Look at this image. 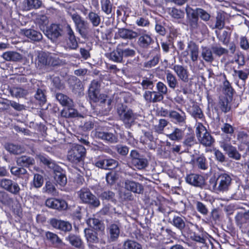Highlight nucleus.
<instances>
[{
    "label": "nucleus",
    "mask_w": 249,
    "mask_h": 249,
    "mask_svg": "<svg viewBox=\"0 0 249 249\" xmlns=\"http://www.w3.org/2000/svg\"><path fill=\"white\" fill-rule=\"evenodd\" d=\"M135 54V51L130 47L128 42H122L112 52L106 53V56L110 60L121 63L124 62V58L133 57Z\"/></svg>",
    "instance_id": "nucleus-1"
},
{
    "label": "nucleus",
    "mask_w": 249,
    "mask_h": 249,
    "mask_svg": "<svg viewBox=\"0 0 249 249\" xmlns=\"http://www.w3.org/2000/svg\"><path fill=\"white\" fill-rule=\"evenodd\" d=\"M231 183V176L226 173H220L217 177H211L209 181L208 187L210 190L214 192L227 191Z\"/></svg>",
    "instance_id": "nucleus-2"
},
{
    "label": "nucleus",
    "mask_w": 249,
    "mask_h": 249,
    "mask_svg": "<svg viewBox=\"0 0 249 249\" xmlns=\"http://www.w3.org/2000/svg\"><path fill=\"white\" fill-rule=\"evenodd\" d=\"M100 84L97 80H93L91 81L89 89V99L94 103H98L99 105L103 107H110L112 100L107 99L108 96L105 94H100Z\"/></svg>",
    "instance_id": "nucleus-3"
},
{
    "label": "nucleus",
    "mask_w": 249,
    "mask_h": 249,
    "mask_svg": "<svg viewBox=\"0 0 249 249\" xmlns=\"http://www.w3.org/2000/svg\"><path fill=\"white\" fill-rule=\"evenodd\" d=\"M70 26L66 20H62L59 23H53L47 27L45 34L49 39L55 42L59 38L65 36Z\"/></svg>",
    "instance_id": "nucleus-4"
},
{
    "label": "nucleus",
    "mask_w": 249,
    "mask_h": 249,
    "mask_svg": "<svg viewBox=\"0 0 249 249\" xmlns=\"http://www.w3.org/2000/svg\"><path fill=\"white\" fill-rule=\"evenodd\" d=\"M157 91L146 90L144 92L143 97L147 103H156L161 102L164 96L168 93V88L166 85L161 81L156 84Z\"/></svg>",
    "instance_id": "nucleus-5"
},
{
    "label": "nucleus",
    "mask_w": 249,
    "mask_h": 249,
    "mask_svg": "<svg viewBox=\"0 0 249 249\" xmlns=\"http://www.w3.org/2000/svg\"><path fill=\"white\" fill-rule=\"evenodd\" d=\"M187 23L190 31L196 32L205 33L207 30V26L201 21H199V18L194 9L189 8L186 10Z\"/></svg>",
    "instance_id": "nucleus-6"
},
{
    "label": "nucleus",
    "mask_w": 249,
    "mask_h": 249,
    "mask_svg": "<svg viewBox=\"0 0 249 249\" xmlns=\"http://www.w3.org/2000/svg\"><path fill=\"white\" fill-rule=\"evenodd\" d=\"M86 155V149L81 144L73 145L68 151V160L72 163L76 164H83Z\"/></svg>",
    "instance_id": "nucleus-7"
},
{
    "label": "nucleus",
    "mask_w": 249,
    "mask_h": 249,
    "mask_svg": "<svg viewBox=\"0 0 249 249\" xmlns=\"http://www.w3.org/2000/svg\"><path fill=\"white\" fill-rule=\"evenodd\" d=\"M137 44L142 50H148L154 48L153 50L159 51L160 48L158 42H155L151 35L147 33L146 30H143L142 34L138 35Z\"/></svg>",
    "instance_id": "nucleus-8"
},
{
    "label": "nucleus",
    "mask_w": 249,
    "mask_h": 249,
    "mask_svg": "<svg viewBox=\"0 0 249 249\" xmlns=\"http://www.w3.org/2000/svg\"><path fill=\"white\" fill-rule=\"evenodd\" d=\"M117 112L120 120L123 122L124 124L130 127L133 124L136 119H138V115L134 111L128 108L126 105L122 104L117 108Z\"/></svg>",
    "instance_id": "nucleus-9"
},
{
    "label": "nucleus",
    "mask_w": 249,
    "mask_h": 249,
    "mask_svg": "<svg viewBox=\"0 0 249 249\" xmlns=\"http://www.w3.org/2000/svg\"><path fill=\"white\" fill-rule=\"evenodd\" d=\"M91 162L95 167L104 170H111L118 165V162L116 160L104 154L94 157L92 159Z\"/></svg>",
    "instance_id": "nucleus-10"
},
{
    "label": "nucleus",
    "mask_w": 249,
    "mask_h": 249,
    "mask_svg": "<svg viewBox=\"0 0 249 249\" xmlns=\"http://www.w3.org/2000/svg\"><path fill=\"white\" fill-rule=\"evenodd\" d=\"M80 199L84 204H87L93 208H97L100 205V201L87 187L82 188L78 192Z\"/></svg>",
    "instance_id": "nucleus-11"
},
{
    "label": "nucleus",
    "mask_w": 249,
    "mask_h": 249,
    "mask_svg": "<svg viewBox=\"0 0 249 249\" xmlns=\"http://www.w3.org/2000/svg\"><path fill=\"white\" fill-rule=\"evenodd\" d=\"M131 165L138 170L145 169L149 164V161L146 156L141 154L136 150H132L130 153Z\"/></svg>",
    "instance_id": "nucleus-12"
},
{
    "label": "nucleus",
    "mask_w": 249,
    "mask_h": 249,
    "mask_svg": "<svg viewBox=\"0 0 249 249\" xmlns=\"http://www.w3.org/2000/svg\"><path fill=\"white\" fill-rule=\"evenodd\" d=\"M92 190L102 201L115 202L116 201L115 193L109 190L104 189L99 184H96L90 187Z\"/></svg>",
    "instance_id": "nucleus-13"
},
{
    "label": "nucleus",
    "mask_w": 249,
    "mask_h": 249,
    "mask_svg": "<svg viewBox=\"0 0 249 249\" xmlns=\"http://www.w3.org/2000/svg\"><path fill=\"white\" fill-rule=\"evenodd\" d=\"M187 183L196 187L202 188L205 185V178L199 174L190 173L185 178Z\"/></svg>",
    "instance_id": "nucleus-14"
},
{
    "label": "nucleus",
    "mask_w": 249,
    "mask_h": 249,
    "mask_svg": "<svg viewBox=\"0 0 249 249\" xmlns=\"http://www.w3.org/2000/svg\"><path fill=\"white\" fill-rule=\"evenodd\" d=\"M49 224L54 229L66 233L72 230L71 224L67 221L52 218L49 220Z\"/></svg>",
    "instance_id": "nucleus-15"
},
{
    "label": "nucleus",
    "mask_w": 249,
    "mask_h": 249,
    "mask_svg": "<svg viewBox=\"0 0 249 249\" xmlns=\"http://www.w3.org/2000/svg\"><path fill=\"white\" fill-rule=\"evenodd\" d=\"M198 45L192 40L188 42L186 50L182 52V55L184 57H186L190 55V58L193 62L196 61L198 60Z\"/></svg>",
    "instance_id": "nucleus-16"
},
{
    "label": "nucleus",
    "mask_w": 249,
    "mask_h": 249,
    "mask_svg": "<svg viewBox=\"0 0 249 249\" xmlns=\"http://www.w3.org/2000/svg\"><path fill=\"white\" fill-rule=\"evenodd\" d=\"M0 187L8 192L18 195L20 191L18 184L9 178H2L0 180Z\"/></svg>",
    "instance_id": "nucleus-17"
},
{
    "label": "nucleus",
    "mask_w": 249,
    "mask_h": 249,
    "mask_svg": "<svg viewBox=\"0 0 249 249\" xmlns=\"http://www.w3.org/2000/svg\"><path fill=\"white\" fill-rule=\"evenodd\" d=\"M178 110L180 112L174 110L169 111V118L173 123L183 126L186 122V113L181 108L178 107Z\"/></svg>",
    "instance_id": "nucleus-18"
},
{
    "label": "nucleus",
    "mask_w": 249,
    "mask_h": 249,
    "mask_svg": "<svg viewBox=\"0 0 249 249\" xmlns=\"http://www.w3.org/2000/svg\"><path fill=\"white\" fill-rule=\"evenodd\" d=\"M124 188L127 191L137 194H142L144 191L143 186L142 183L134 181L131 179H125Z\"/></svg>",
    "instance_id": "nucleus-19"
},
{
    "label": "nucleus",
    "mask_w": 249,
    "mask_h": 249,
    "mask_svg": "<svg viewBox=\"0 0 249 249\" xmlns=\"http://www.w3.org/2000/svg\"><path fill=\"white\" fill-rule=\"evenodd\" d=\"M47 207L58 211L65 210L68 208V203L64 199L54 198H48L45 201Z\"/></svg>",
    "instance_id": "nucleus-20"
},
{
    "label": "nucleus",
    "mask_w": 249,
    "mask_h": 249,
    "mask_svg": "<svg viewBox=\"0 0 249 249\" xmlns=\"http://www.w3.org/2000/svg\"><path fill=\"white\" fill-rule=\"evenodd\" d=\"M179 79L184 83H187L189 81V72L186 66L182 65L175 64L170 67Z\"/></svg>",
    "instance_id": "nucleus-21"
},
{
    "label": "nucleus",
    "mask_w": 249,
    "mask_h": 249,
    "mask_svg": "<svg viewBox=\"0 0 249 249\" xmlns=\"http://www.w3.org/2000/svg\"><path fill=\"white\" fill-rule=\"evenodd\" d=\"M70 88L72 92L78 95H81L83 93L84 86L78 78L75 76H72L68 80Z\"/></svg>",
    "instance_id": "nucleus-22"
},
{
    "label": "nucleus",
    "mask_w": 249,
    "mask_h": 249,
    "mask_svg": "<svg viewBox=\"0 0 249 249\" xmlns=\"http://www.w3.org/2000/svg\"><path fill=\"white\" fill-rule=\"evenodd\" d=\"M249 196V184L239 186L233 194L231 198L235 200H245Z\"/></svg>",
    "instance_id": "nucleus-23"
},
{
    "label": "nucleus",
    "mask_w": 249,
    "mask_h": 249,
    "mask_svg": "<svg viewBox=\"0 0 249 249\" xmlns=\"http://www.w3.org/2000/svg\"><path fill=\"white\" fill-rule=\"evenodd\" d=\"M65 36H66V46L68 48L71 50H76L78 47L77 39L74 35V32L71 26L67 30Z\"/></svg>",
    "instance_id": "nucleus-24"
},
{
    "label": "nucleus",
    "mask_w": 249,
    "mask_h": 249,
    "mask_svg": "<svg viewBox=\"0 0 249 249\" xmlns=\"http://www.w3.org/2000/svg\"><path fill=\"white\" fill-rule=\"evenodd\" d=\"M191 163L194 166L199 169L205 170L208 168V161L203 154H199L196 156L193 155Z\"/></svg>",
    "instance_id": "nucleus-25"
},
{
    "label": "nucleus",
    "mask_w": 249,
    "mask_h": 249,
    "mask_svg": "<svg viewBox=\"0 0 249 249\" xmlns=\"http://www.w3.org/2000/svg\"><path fill=\"white\" fill-rule=\"evenodd\" d=\"M220 147L228 154L229 157L235 160H239L241 158V155L239 153L236 148L232 146L231 143L226 142H220Z\"/></svg>",
    "instance_id": "nucleus-26"
},
{
    "label": "nucleus",
    "mask_w": 249,
    "mask_h": 249,
    "mask_svg": "<svg viewBox=\"0 0 249 249\" xmlns=\"http://www.w3.org/2000/svg\"><path fill=\"white\" fill-rule=\"evenodd\" d=\"M54 180L55 184L61 187H64L67 182V179L63 169L56 166L53 170Z\"/></svg>",
    "instance_id": "nucleus-27"
},
{
    "label": "nucleus",
    "mask_w": 249,
    "mask_h": 249,
    "mask_svg": "<svg viewBox=\"0 0 249 249\" xmlns=\"http://www.w3.org/2000/svg\"><path fill=\"white\" fill-rule=\"evenodd\" d=\"M84 232L88 246L89 248H93L95 244H97L99 242V238L98 237V234L96 231L89 229H85Z\"/></svg>",
    "instance_id": "nucleus-28"
},
{
    "label": "nucleus",
    "mask_w": 249,
    "mask_h": 249,
    "mask_svg": "<svg viewBox=\"0 0 249 249\" xmlns=\"http://www.w3.org/2000/svg\"><path fill=\"white\" fill-rule=\"evenodd\" d=\"M154 76L153 74L149 73L148 76L145 75L142 77L140 84L143 90L153 91L155 86L154 81Z\"/></svg>",
    "instance_id": "nucleus-29"
},
{
    "label": "nucleus",
    "mask_w": 249,
    "mask_h": 249,
    "mask_svg": "<svg viewBox=\"0 0 249 249\" xmlns=\"http://www.w3.org/2000/svg\"><path fill=\"white\" fill-rule=\"evenodd\" d=\"M182 143L183 146L188 150L197 144L195 135L193 130H189V132L184 135Z\"/></svg>",
    "instance_id": "nucleus-30"
},
{
    "label": "nucleus",
    "mask_w": 249,
    "mask_h": 249,
    "mask_svg": "<svg viewBox=\"0 0 249 249\" xmlns=\"http://www.w3.org/2000/svg\"><path fill=\"white\" fill-rule=\"evenodd\" d=\"M232 99L228 97H222L219 98L216 107H214L215 110H221L222 112L227 113L231 109L230 102Z\"/></svg>",
    "instance_id": "nucleus-31"
},
{
    "label": "nucleus",
    "mask_w": 249,
    "mask_h": 249,
    "mask_svg": "<svg viewBox=\"0 0 249 249\" xmlns=\"http://www.w3.org/2000/svg\"><path fill=\"white\" fill-rule=\"evenodd\" d=\"M117 33L119 37L124 39L132 40L138 36L137 32L125 28H119Z\"/></svg>",
    "instance_id": "nucleus-32"
},
{
    "label": "nucleus",
    "mask_w": 249,
    "mask_h": 249,
    "mask_svg": "<svg viewBox=\"0 0 249 249\" xmlns=\"http://www.w3.org/2000/svg\"><path fill=\"white\" fill-rule=\"evenodd\" d=\"M187 112L196 121L197 120L203 121L205 119V116L201 108L197 104H193L190 108L187 109Z\"/></svg>",
    "instance_id": "nucleus-33"
},
{
    "label": "nucleus",
    "mask_w": 249,
    "mask_h": 249,
    "mask_svg": "<svg viewBox=\"0 0 249 249\" xmlns=\"http://www.w3.org/2000/svg\"><path fill=\"white\" fill-rule=\"evenodd\" d=\"M87 224L96 231L103 232L105 231V226L104 222L95 217L89 218L87 220Z\"/></svg>",
    "instance_id": "nucleus-34"
},
{
    "label": "nucleus",
    "mask_w": 249,
    "mask_h": 249,
    "mask_svg": "<svg viewBox=\"0 0 249 249\" xmlns=\"http://www.w3.org/2000/svg\"><path fill=\"white\" fill-rule=\"evenodd\" d=\"M66 240L69 242L70 244L78 249H84V244L80 236L73 233H70L66 238Z\"/></svg>",
    "instance_id": "nucleus-35"
},
{
    "label": "nucleus",
    "mask_w": 249,
    "mask_h": 249,
    "mask_svg": "<svg viewBox=\"0 0 249 249\" xmlns=\"http://www.w3.org/2000/svg\"><path fill=\"white\" fill-rule=\"evenodd\" d=\"M71 18L75 23L76 28L79 33L82 34V32L84 31L87 28V22L76 13L71 15Z\"/></svg>",
    "instance_id": "nucleus-36"
},
{
    "label": "nucleus",
    "mask_w": 249,
    "mask_h": 249,
    "mask_svg": "<svg viewBox=\"0 0 249 249\" xmlns=\"http://www.w3.org/2000/svg\"><path fill=\"white\" fill-rule=\"evenodd\" d=\"M71 18L75 23L76 28L79 33L82 34V32L84 31L87 28V22L76 13L71 15Z\"/></svg>",
    "instance_id": "nucleus-37"
},
{
    "label": "nucleus",
    "mask_w": 249,
    "mask_h": 249,
    "mask_svg": "<svg viewBox=\"0 0 249 249\" xmlns=\"http://www.w3.org/2000/svg\"><path fill=\"white\" fill-rule=\"evenodd\" d=\"M71 18L75 23L76 28L79 33L82 34V32L84 31L87 28V22L76 13L71 15Z\"/></svg>",
    "instance_id": "nucleus-38"
},
{
    "label": "nucleus",
    "mask_w": 249,
    "mask_h": 249,
    "mask_svg": "<svg viewBox=\"0 0 249 249\" xmlns=\"http://www.w3.org/2000/svg\"><path fill=\"white\" fill-rule=\"evenodd\" d=\"M95 135L99 139L110 143H115L118 141L117 136L110 132L96 131Z\"/></svg>",
    "instance_id": "nucleus-39"
},
{
    "label": "nucleus",
    "mask_w": 249,
    "mask_h": 249,
    "mask_svg": "<svg viewBox=\"0 0 249 249\" xmlns=\"http://www.w3.org/2000/svg\"><path fill=\"white\" fill-rule=\"evenodd\" d=\"M107 230L110 241L114 242L117 240L120 233V229L119 225L115 223L111 224Z\"/></svg>",
    "instance_id": "nucleus-40"
},
{
    "label": "nucleus",
    "mask_w": 249,
    "mask_h": 249,
    "mask_svg": "<svg viewBox=\"0 0 249 249\" xmlns=\"http://www.w3.org/2000/svg\"><path fill=\"white\" fill-rule=\"evenodd\" d=\"M199 143L205 147H211L215 142V140L207 130L203 133L202 137L199 138Z\"/></svg>",
    "instance_id": "nucleus-41"
},
{
    "label": "nucleus",
    "mask_w": 249,
    "mask_h": 249,
    "mask_svg": "<svg viewBox=\"0 0 249 249\" xmlns=\"http://www.w3.org/2000/svg\"><path fill=\"white\" fill-rule=\"evenodd\" d=\"M187 237L192 240L201 244H205L206 237L204 236L203 233L200 232H196L189 229L187 232Z\"/></svg>",
    "instance_id": "nucleus-42"
},
{
    "label": "nucleus",
    "mask_w": 249,
    "mask_h": 249,
    "mask_svg": "<svg viewBox=\"0 0 249 249\" xmlns=\"http://www.w3.org/2000/svg\"><path fill=\"white\" fill-rule=\"evenodd\" d=\"M24 35L32 41L38 42L42 39L41 33L34 29H29L24 31Z\"/></svg>",
    "instance_id": "nucleus-43"
},
{
    "label": "nucleus",
    "mask_w": 249,
    "mask_h": 249,
    "mask_svg": "<svg viewBox=\"0 0 249 249\" xmlns=\"http://www.w3.org/2000/svg\"><path fill=\"white\" fill-rule=\"evenodd\" d=\"M185 220L186 218L184 216L174 215L173 217L172 221H171L170 223L177 229L182 232L186 226Z\"/></svg>",
    "instance_id": "nucleus-44"
},
{
    "label": "nucleus",
    "mask_w": 249,
    "mask_h": 249,
    "mask_svg": "<svg viewBox=\"0 0 249 249\" xmlns=\"http://www.w3.org/2000/svg\"><path fill=\"white\" fill-rule=\"evenodd\" d=\"M45 239L54 246L61 245L63 243L62 240L57 234L50 231L45 232Z\"/></svg>",
    "instance_id": "nucleus-45"
},
{
    "label": "nucleus",
    "mask_w": 249,
    "mask_h": 249,
    "mask_svg": "<svg viewBox=\"0 0 249 249\" xmlns=\"http://www.w3.org/2000/svg\"><path fill=\"white\" fill-rule=\"evenodd\" d=\"M166 79L167 84L171 89L175 90L176 88L178 87V82L177 77L169 70L166 72Z\"/></svg>",
    "instance_id": "nucleus-46"
},
{
    "label": "nucleus",
    "mask_w": 249,
    "mask_h": 249,
    "mask_svg": "<svg viewBox=\"0 0 249 249\" xmlns=\"http://www.w3.org/2000/svg\"><path fill=\"white\" fill-rule=\"evenodd\" d=\"M2 57L6 61H19L22 59V55L15 51L4 52L3 53Z\"/></svg>",
    "instance_id": "nucleus-47"
},
{
    "label": "nucleus",
    "mask_w": 249,
    "mask_h": 249,
    "mask_svg": "<svg viewBox=\"0 0 249 249\" xmlns=\"http://www.w3.org/2000/svg\"><path fill=\"white\" fill-rule=\"evenodd\" d=\"M35 102L39 106H43L47 101L46 90L40 89H37L34 95Z\"/></svg>",
    "instance_id": "nucleus-48"
},
{
    "label": "nucleus",
    "mask_w": 249,
    "mask_h": 249,
    "mask_svg": "<svg viewBox=\"0 0 249 249\" xmlns=\"http://www.w3.org/2000/svg\"><path fill=\"white\" fill-rule=\"evenodd\" d=\"M17 162L18 165L22 167H29L35 164V160L29 156H22L17 159Z\"/></svg>",
    "instance_id": "nucleus-49"
},
{
    "label": "nucleus",
    "mask_w": 249,
    "mask_h": 249,
    "mask_svg": "<svg viewBox=\"0 0 249 249\" xmlns=\"http://www.w3.org/2000/svg\"><path fill=\"white\" fill-rule=\"evenodd\" d=\"M12 175L22 179L28 178V174L26 169L23 167H12L10 169Z\"/></svg>",
    "instance_id": "nucleus-50"
},
{
    "label": "nucleus",
    "mask_w": 249,
    "mask_h": 249,
    "mask_svg": "<svg viewBox=\"0 0 249 249\" xmlns=\"http://www.w3.org/2000/svg\"><path fill=\"white\" fill-rule=\"evenodd\" d=\"M224 77L225 79L223 83V92L225 93L226 97H228L230 99H232L234 90L232 87L231 84L227 79L225 75H224Z\"/></svg>",
    "instance_id": "nucleus-51"
},
{
    "label": "nucleus",
    "mask_w": 249,
    "mask_h": 249,
    "mask_svg": "<svg viewBox=\"0 0 249 249\" xmlns=\"http://www.w3.org/2000/svg\"><path fill=\"white\" fill-rule=\"evenodd\" d=\"M74 107L73 102H72L71 107L67 106L64 107L62 114L64 117L68 118H74L78 116V112Z\"/></svg>",
    "instance_id": "nucleus-52"
},
{
    "label": "nucleus",
    "mask_w": 249,
    "mask_h": 249,
    "mask_svg": "<svg viewBox=\"0 0 249 249\" xmlns=\"http://www.w3.org/2000/svg\"><path fill=\"white\" fill-rule=\"evenodd\" d=\"M87 18L91 23L93 27L98 26L101 21L100 16L95 12L90 11L87 17Z\"/></svg>",
    "instance_id": "nucleus-53"
},
{
    "label": "nucleus",
    "mask_w": 249,
    "mask_h": 249,
    "mask_svg": "<svg viewBox=\"0 0 249 249\" xmlns=\"http://www.w3.org/2000/svg\"><path fill=\"white\" fill-rule=\"evenodd\" d=\"M56 98L64 107L67 106L71 107L73 102L68 96L61 93H58L56 94Z\"/></svg>",
    "instance_id": "nucleus-54"
},
{
    "label": "nucleus",
    "mask_w": 249,
    "mask_h": 249,
    "mask_svg": "<svg viewBox=\"0 0 249 249\" xmlns=\"http://www.w3.org/2000/svg\"><path fill=\"white\" fill-rule=\"evenodd\" d=\"M123 249H142V245L136 241L127 239L123 245Z\"/></svg>",
    "instance_id": "nucleus-55"
},
{
    "label": "nucleus",
    "mask_w": 249,
    "mask_h": 249,
    "mask_svg": "<svg viewBox=\"0 0 249 249\" xmlns=\"http://www.w3.org/2000/svg\"><path fill=\"white\" fill-rule=\"evenodd\" d=\"M168 204L169 202L165 200H158L157 201H155V205L158 207V211L163 213L169 212L168 210L170 209V207Z\"/></svg>",
    "instance_id": "nucleus-56"
},
{
    "label": "nucleus",
    "mask_w": 249,
    "mask_h": 249,
    "mask_svg": "<svg viewBox=\"0 0 249 249\" xmlns=\"http://www.w3.org/2000/svg\"><path fill=\"white\" fill-rule=\"evenodd\" d=\"M213 53V52L211 49L205 48L202 50L201 55L203 59L206 62L212 63L214 60Z\"/></svg>",
    "instance_id": "nucleus-57"
},
{
    "label": "nucleus",
    "mask_w": 249,
    "mask_h": 249,
    "mask_svg": "<svg viewBox=\"0 0 249 249\" xmlns=\"http://www.w3.org/2000/svg\"><path fill=\"white\" fill-rule=\"evenodd\" d=\"M101 7L102 10L107 15L111 14L113 4L110 0H101Z\"/></svg>",
    "instance_id": "nucleus-58"
},
{
    "label": "nucleus",
    "mask_w": 249,
    "mask_h": 249,
    "mask_svg": "<svg viewBox=\"0 0 249 249\" xmlns=\"http://www.w3.org/2000/svg\"><path fill=\"white\" fill-rule=\"evenodd\" d=\"M169 122L165 119H160L158 124L154 125V130L158 134H162L164 128L168 125Z\"/></svg>",
    "instance_id": "nucleus-59"
},
{
    "label": "nucleus",
    "mask_w": 249,
    "mask_h": 249,
    "mask_svg": "<svg viewBox=\"0 0 249 249\" xmlns=\"http://www.w3.org/2000/svg\"><path fill=\"white\" fill-rule=\"evenodd\" d=\"M184 135V132L181 129L176 128L172 133L168 135V137L171 140L179 141L183 138Z\"/></svg>",
    "instance_id": "nucleus-60"
},
{
    "label": "nucleus",
    "mask_w": 249,
    "mask_h": 249,
    "mask_svg": "<svg viewBox=\"0 0 249 249\" xmlns=\"http://www.w3.org/2000/svg\"><path fill=\"white\" fill-rule=\"evenodd\" d=\"M248 214L247 212L245 213H238L235 217V222L236 224L240 227H241L243 224L248 223Z\"/></svg>",
    "instance_id": "nucleus-61"
},
{
    "label": "nucleus",
    "mask_w": 249,
    "mask_h": 249,
    "mask_svg": "<svg viewBox=\"0 0 249 249\" xmlns=\"http://www.w3.org/2000/svg\"><path fill=\"white\" fill-rule=\"evenodd\" d=\"M211 49L216 56L220 57L222 55H227L228 54L229 51L227 49H225L220 45H215L211 47Z\"/></svg>",
    "instance_id": "nucleus-62"
},
{
    "label": "nucleus",
    "mask_w": 249,
    "mask_h": 249,
    "mask_svg": "<svg viewBox=\"0 0 249 249\" xmlns=\"http://www.w3.org/2000/svg\"><path fill=\"white\" fill-rule=\"evenodd\" d=\"M191 86L189 84L180 83L179 88L175 89V92L177 94H179L181 92L185 95L190 94L192 92Z\"/></svg>",
    "instance_id": "nucleus-63"
},
{
    "label": "nucleus",
    "mask_w": 249,
    "mask_h": 249,
    "mask_svg": "<svg viewBox=\"0 0 249 249\" xmlns=\"http://www.w3.org/2000/svg\"><path fill=\"white\" fill-rule=\"evenodd\" d=\"M160 57V54H156L152 59L144 63V67L147 69H150L155 67L159 63Z\"/></svg>",
    "instance_id": "nucleus-64"
}]
</instances>
